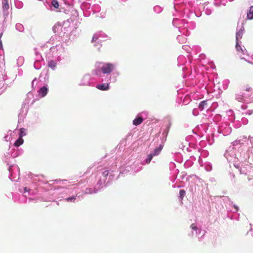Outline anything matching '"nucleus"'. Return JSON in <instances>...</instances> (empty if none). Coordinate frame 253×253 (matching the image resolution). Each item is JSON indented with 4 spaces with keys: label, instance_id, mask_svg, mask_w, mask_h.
Here are the masks:
<instances>
[{
    "label": "nucleus",
    "instance_id": "1",
    "mask_svg": "<svg viewBox=\"0 0 253 253\" xmlns=\"http://www.w3.org/2000/svg\"><path fill=\"white\" fill-rule=\"evenodd\" d=\"M116 65L115 64L110 62H101L98 64V65L94 70V74L98 76L101 77V74L105 75L110 74L109 80L113 83H115L117 81V78L119 75L118 72H112L116 68Z\"/></svg>",
    "mask_w": 253,
    "mask_h": 253
},
{
    "label": "nucleus",
    "instance_id": "2",
    "mask_svg": "<svg viewBox=\"0 0 253 253\" xmlns=\"http://www.w3.org/2000/svg\"><path fill=\"white\" fill-rule=\"evenodd\" d=\"M50 52L57 61L60 62L64 58L65 49L62 44H59L50 47Z\"/></svg>",
    "mask_w": 253,
    "mask_h": 253
},
{
    "label": "nucleus",
    "instance_id": "3",
    "mask_svg": "<svg viewBox=\"0 0 253 253\" xmlns=\"http://www.w3.org/2000/svg\"><path fill=\"white\" fill-rule=\"evenodd\" d=\"M244 30V28L243 26H241V28L236 32V48L238 51L241 52L243 54H245V52H247L246 49L244 47H242L240 44V42H241L239 41V40L242 38V36L243 34V32Z\"/></svg>",
    "mask_w": 253,
    "mask_h": 253
},
{
    "label": "nucleus",
    "instance_id": "4",
    "mask_svg": "<svg viewBox=\"0 0 253 253\" xmlns=\"http://www.w3.org/2000/svg\"><path fill=\"white\" fill-rule=\"evenodd\" d=\"M106 37L107 35L102 32L96 33L93 35L92 37V42H95L94 45L96 46L97 48L99 49L101 46V45L100 44L99 42L104 40L105 38Z\"/></svg>",
    "mask_w": 253,
    "mask_h": 253
},
{
    "label": "nucleus",
    "instance_id": "5",
    "mask_svg": "<svg viewBox=\"0 0 253 253\" xmlns=\"http://www.w3.org/2000/svg\"><path fill=\"white\" fill-rule=\"evenodd\" d=\"M10 173V178L12 180H15V178H19L20 169L17 165H12L9 167L8 169Z\"/></svg>",
    "mask_w": 253,
    "mask_h": 253
},
{
    "label": "nucleus",
    "instance_id": "6",
    "mask_svg": "<svg viewBox=\"0 0 253 253\" xmlns=\"http://www.w3.org/2000/svg\"><path fill=\"white\" fill-rule=\"evenodd\" d=\"M36 55L37 56L36 60L34 64L35 68L37 70L40 69L41 67L40 61L42 60V58L41 54L37 52H36Z\"/></svg>",
    "mask_w": 253,
    "mask_h": 253
},
{
    "label": "nucleus",
    "instance_id": "7",
    "mask_svg": "<svg viewBox=\"0 0 253 253\" xmlns=\"http://www.w3.org/2000/svg\"><path fill=\"white\" fill-rule=\"evenodd\" d=\"M226 126V127L225 129H223L224 126H221L219 127V131L220 133H222L224 135H227L231 132V128L229 127L228 125L225 124Z\"/></svg>",
    "mask_w": 253,
    "mask_h": 253
},
{
    "label": "nucleus",
    "instance_id": "8",
    "mask_svg": "<svg viewBox=\"0 0 253 253\" xmlns=\"http://www.w3.org/2000/svg\"><path fill=\"white\" fill-rule=\"evenodd\" d=\"M90 76L89 75H85L82 79L81 82L80 84V85H89Z\"/></svg>",
    "mask_w": 253,
    "mask_h": 253
},
{
    "label": "nucleus",
    "instance_id": "9",
    "mask_svg": "<svg viewBox=\"0 0 253 253\" xmlns=\"http://www.w3.org/2000/svg\"><path fill=\"white\" fill-rule=\"evenodd\" d=\"M190 228L192 229V234L198 236L201 232V229L198 227L196 223H192Z\"/></svg>",
    "mask_w": 253,
    "mask_h": 253
},
{
    "label": "nucleus",
    "instance_id": "10",
    "mask_svg": "<svg viewBox=\"0 0 253 253\" xmlns=\"http://www.w3.org/2000/svg\"><path fill=\"white\" fill-rule=\"evenodd\" d=\"M96 87L101 90L106 91L109 89V83L99 84L96 85Z\"/></svg>",
    "mask_w": 253,
    "mask_h": 253
},
{
    "label": "nucleus",
    "instance_id": "11",
    "mask_svg": "<svg viewBox=\"0 0 253 253\" xmlns=\"http://www.w3.org/2000/svg\"><path fill=\"white\" fill-rule=\"evenodd\" d=\"M48 90V88L47 85H44L42 87H41L39 91V95L42 97H44L47 93Z\"/></svg>",
    "mask_w": 253,
    "mask_h": 253
},
{
    "label": "nucleus",
    "instance_id": "12",
    "mask_svg": "<svg viewBox=\"0 0 253 253\" xmlns=\"http://www.w3.org/2000/svg\"><path fill=\"white\" fill-rule=\"evenodd\" d=\"M143 121L142 116L138 114L136 118L133 121V125L134 126H138L141 124Z\"/></svg>",
    "mask_w": 253,
    "mask_h": 253
},
{
    "label": "nucleus",
    "instance_id": "13",
    "mask_svg": "<svg viewBox=\"0 0 253 253\" xmlns=\"http://www.w3.org/2000/svg\"><path fill=\"white\" fill-rule=\"evenodd\" d=\"M57 61L54 60H49L48 61L47 65L52 70H55L57 66Z\"/></svg>",
    "mask_w": 253,
    "mask_h": 253
},
{
    "label": "nucleus",
    "instance_id": "14",
    "mask_svg": "<svg viewBox=\"0 0 253 253\" xmlns=\"http://www.w3.org/2000/svg\"><path fill=\"white\" fill-rule=\"evenodd\" d=\"M235 99L240 102H243L246 100V97L243 93H240L235 95Z\"/></svg>",
    "mask_w": 253,
    "mask_h": 253
},
{
    "label": "nucleus",
    "instance_id": "15",
    "mask_svg": "<svg viewBox=\"0 0 253 253\" xmlns=\"http://www.w3.org/2000/svg\"><path fill=\"white\" fill-rule=\"evenodd\" d=\"M153 157L154 156L151 153L148 155L145 160L142 162V165H145L146 164H149L152 160Z\"/></svg>",
    "mask_w": 253,
    "mask_h": 253
},
{
    "label": "nucleus",
    "instance_id": "16",
    "mask_svg": "<svg viewBox=\"0 0 253 253\" xmlns=\"http://www.w3.org/2000/svg\"><path fill=\"white\" fill-rule=\"evenodd\" d=\"M162 148L163 147L162 146H160L158 148H155L154 150V151L151 153V154L153 156H156L158 155L160 153L161 151H162Z\"/></svg>",
    "mask_w": 253,
    "mask_h": 253
},
{
    "label": "nucleus",
    "instance_id": "17",
    "mask_svg": "<svg viewBox=\"0 0 253 253\" xmlns=\"http://www.w3.org/2000/svg\"><path fill=\"white\" fill-rule=\"evenodd\" d=\"M77 197H78V196L76 195V196H71L70 197H68V198H66L65 199V201L66 202H70V203H75Z\"/></svg>",
    "mask_w": 253,
    "mask_h": 253
},
{
    "label": "nucleus",
    "instance_id": "18",
    "mask_svg": "<svg viewBox=\"0 0 253 253\" xmlns=\"http://www.w3.org/2000/svg\"><path fill=\"white\" fill-rule=\"evenodd\" d=\"M247 17L249 19H253V6L250 7V9L247 12Z\"/></svg>",
    "mask_w": 253,
    "mask_h": 253
},
{
    "label": "nucleus",
    "instance_id": "19",
    "mask_svg": "<svg viewBox=\"0 0 253 253\" xmlns=\"http://www.w3.org/2000/svg\"><path fill=\"white\" fill-rule=\"evenodd\" d=\"M98 190H96L95 188H87L86 189L84 194H92L95 193L97 192Z\"/></svg>",
    "mask_w": 253,
    "mask_h": 253
},
{
    "label": "nucleus",
    "instance_id": "20",
    "mask_svg": "<svg viewBox=\"0 0 253 253\" xmlns=\"http://www.w3.org/2000/svg\"><path fill=\"white\" fill-rule=\"evenodd\" d=\"M24 142V140L21 137H19V138L15 142L14 146L16 147H19L22 145Z\"/></svg>",
    "mask_w": 253,
    "mask_h": 253
},
{
    "label": "nucleus",
    "instance_id": "21",
    "mask_svg": "<svg viewBox=\"0 0 253 253\" xmlns=\"http://www.w3.org/2000/svg\"><path fill=\"white\" fill-rule=\"evenodd\" d=\"M206 106H207V101H203L199 104V108L201 111H202L205 109Z\"/></svg>",
    "mask_w": 253,
    "mask_h": 253
},
{
    "label": "nucleus",
    "instance_id": "22",
    "mask_svg": "<svg viewBox=\"0 0 253 253\" xmlns=\"http://www.w3.org/2000/svg\"><path fill=\"white\" fill-rule=\"evenodd\" d=\"M51 5L55 8H58L59 6V3L57 0H52L51 2Z\"/></svg>",
    "mask_w": 253,
    "mask_h": 253
},
{
    "label": "nucleus",
    "instance_id": "23",
    "mask_svg": "<svg viewBox=\"0 0 253 253\" xmlns=\"http://www.w3.org/2000/svg\"><path fill=\"white\" fill-rule=\"evenodd\" d=\"M2 5L4 10H7L9 8L8 0H2Z\"/></svg>",
    "mask_w": 253,
    "mask_h": 253
},
{
    "label": "nucleus",
    "instance_id": "24",
    "mask_svg": "<svg viewBox=\"0 0 253 253\" xmlns=\"http://www.w3.org/2000/svg\"><path fill=\"white\" fill-rule=\"evenodd\" d=\"M15 27L17 30L20 32H22L24 30V27L23 25L20 23H17L15 25Z\"/></svg>",
    "mask_w": 253,
    "mask_h": 253
},
{
    "label": "nucleus",
    "instance_id": "25",
    "mask_svg": "<svg viewBox=\"0 0 253 253\" xmlns=\"http://www.w3.org/2000/svg\"><path fill=\"white\" fill-rule=\"evenodd\" d=\"M205 169L207 171H211L212 169L211 165L207 164V166H205Z\"/></svg>",
    "mask_w": 253,
    "mask_h": 253
},
{
    "label": "nucleus",
    "instance_id": "26",
    "mask_svg": "<svg viewBox=\"0 0 253 253\" xmlns=\"http://www.w3.org/2000/svg\"><path fill=\"white\" fill-rule=\"evenodd\" d=\"M185 194V191L184 190H180L179 191V195L181 198H183Z\"/></svg>",
    "mask_w": 253,
    "mask_h": 253
},
{
    "label": "nucleus",
    "instance_id": "27",
    "mask_svg": "<svg viewBox=\"0 0 253 253\" xmlns=\"http://www.w3.org/2000/svg\"><path fill=\"white\" fill-rule=\"evenodd\" d=\"M109 172L108 170H105L102 172V175L104 176V177H106L108 175Z\"/></svg>",
    "mask_w": 253,
    "mask_h": 253
},
{
    "label": "nucleus",
    "instance_id": "28",
    "mask_svg": "<svg viewBox=\"0 0 253 253\" xmlns=\"http://www.w3.org/2000/svg\"><path fill=\"white\" fill-rule=\"evenodd\" d=\"M30 190H31L30 189H28L27 187H25L23 189V191H21V192L26 193V192H29Z\"/></svg>",
    "mask_w": 253,
    "mask_h": 253
},
{
    "label": "nucleus",
    "instance_id": "29",
    "mask_svg": "<svg viewBox=\"0 0 253 253\" xmlns=\"http://www.w3.org/2000/svg\"><path fill=\"white\" fill-rule=\"evenodd\" d=\"M228 155H229V154H228V153L227 152H226V153H225L224 154V156L226 158L227 160L228 161H229V162H230L231 160H230V159H229V158H228Z\"/></svg>",
    "mask_w": 253,
    "mask_h": 253
},
{
    "label": "nucleus",
    "instance_id": "30",
    "mask_svg": "<svg viewBox=\"0 0 253 253\" xmlns=\"http://www.w3.org/2000/svg\"><path fill=\"white\" fill-rule=\"evenodd\" d=\"M105 179H103L102 181L101 180H100L98 183V184H102L103 183H104Z\"/></svg>",
    "mask_w": 253,
    "mask_h": 253
},
{
    "label": "nucleus",
    "instance_id": "31",
    "mask_svg": "<svg viewBox=\"0 0 253 253\" xmlns=\"http://www.w3.org/2000/svg\"><path fill=\"white\" fill-rule=\"evenodd\" d=\"M24 130H25V129L24 128H21L20 129V132L21 134L23 135L22 134L24 132Z\"/></svg>",
    "mask_w": 253,
    "mask_h": 253
},
{
    "label": "nucleus",
    "instance_id": "32",
    "mask_svg": "<svg viewBox=\"0 0 253 253\" xmlns=\"http://www.w3.org/2000/svg\"><path fill=\"white\" fill-rule=\"evenodd\" d=\"M183 37L182 36H177V39L180 41V40H181V39Z\"/></svg>",
    "mask_w": 253,
    "mask_h": 253
},
{
    "label": "nucleus",
    "instance_id": "33",
    "mask_svg": "<svg viewBox=\"0 0 253 253\" xmlns=\"http://www.w3.org/2000/svg\"><path fill=\"white\" fill-rule=\"evenodd\" d=\"M249 233L253 236V228L249 232Z\"/></svg>",
    "mask_w": 253,
    "mask_h": 253
},
{
    "label": "nucleus",
    "instance_id": "34",
    "mask_svg": "<svg viewBox=\"0 0 253 253\" xmlns=\"http://www.w3.org/2000/svg\"><path fill=\"white\" fill-rule=\"evenodd\" d=\"M170 124H169V125L168 126L167 129V130L165 131V132L167 134L169 132V128L170 127Z\"/></svg>",
    "mask_w": 253,
    "mask_h": 253
},
{
    "label": "nucleus",
    "instance_id": "35",
    "mask_svg": "<svg viewBox=\"0 0 253 253\" xmlns=\"http://www.w3.org/2000/svg\"><path fill=\"white\" fill-rule=\"evenodd\" d=\"M234 208H235V209H236V211H238L239 208H238V207L236 205H234Z\"/></svg>",
    "mask_w": 253,
    "mask_h": 253
},
{
    "label": "nucleus",
    "instance_id": "36",
    "mask_svg": "<svg viewBox=\"0 0 253 253\" xmlns=\"http://www.w3.org/2000/svg\"><path fill=\"white\" fill-rule=\"evenodd\" d=\"M2 47V42H1V40H0V48H1Z\"/></svg>",
    "mask_w": 253,
    "mask_h": 253
},
{
    "label": "nucleus",
    "instance_id": "37",
    "mask_svg": "<svg viewBox=\"0 0 253 253\" xmlns=\"http://www.w3.org/2000/svg\"><path fill=\"white\" fill-rule=\"evenodd\" d=\"M160 8V7L159 6H155L154 7V9L155 10H157V9H159Z\"/></svg>",
    "mask_w": 253,
    "mask_h": 253
},
{
    "label": "nucleus",
    "instance_id": "38",
    "mask_svg": "<svg viewBox=\"0 0 253 253\" xmlns=\"http://www.w3.org/2000/svg\"><path fill=\"white\" fill-rule=\"evenodd\" d=\"M222 126H223V129H225V128L226 127V126H225V124L222 125Z\"/></svg>",
    "mask_w": 253,
    "mask_h": 253
},
{
    "label": "nucleus",
    "instance_id": "39",
    "mask_svg": "<svg viewBox=\"0 0 253 253\" xmlns=\"http://www.w3.org/2000/svg\"><path fill=\"white\" fill-rule=\"evenodd\" d=\"M183 58L182 56H179L178 59L179 60V59H180L181 58Z\"/></svg>",
    "mask_w": 253,
    "mask_h": 253
},
{
    "label": "nucleus",
    "instance_id": "40",
    "mask_svg": "<svg viewBox=\"0 0 253 253\" xmlns=\"http://www.w3.org/2000/svg\"><path fill=\"white\" fill-rule=\"evenodd\" d=\"M2 36V33H1V34H0V40H1V38Z\"/></svg>",
    "mask_w": 253,
    "mask_h": 253
},
{
    "label": "nucleus",
    "instance_id": "41",
    "mask_svg": "<svg viewBox=\"0 0 253 253\" xmlns=\"http://www.w3.org/2000/svg\"><path fill=\"white\" fill-rule=\"evenodd\" d=\"M249 63H250L251 64H253V62L252 61H248Z\"/></svg>",
    "mask_w": 253,
    "mask_h": 253
},
{
    "label": "nucleus",
    "instance_id": "42",
    "mask_svg": "<svg viewBox=\"0 0 253 253\" xmlns=\"http://www.w3.org/2000/svg\"><path fill=\"white\" fill-rule=\"evenodd\" d=\"M35 80H36V79H35L34 81H33V82H32V84H33H33H34V81H35Z\"/></svg>",
    "mask_w": 253,
    "mask_h": 253
},
{
    "label": "nucleus",
    "instance_id": "43",
    "mask_svg": "<svg viewBox=\"0 0 253 253\" xmlns=\"http://www.w3.org/2000/svg\"><path fill=\"white\" fill-rule=\"evenodd\" d=\"M252 179L251 178H248V180L250 181Z\"/></svg>",
    "mask_w": 253,
    "mask_h": 253
},
{
    "label": "nucleus",
    "instance_id": "44",
    "mask_svg": "<svg viewBox=\"0 0 253 253\" xmlns=\"http://www.w3.org/2000/svg\"><path fill=\"white\" fill-rule=\"evenodd\" d=\"M241 59H245L244 57H241Z\"/></svg>",
    "mask_w": 253,
    "mask_h": 253
},
{
    "label": "nucleus",
    "instance_id": "45",
    "mask_svg": "<svg viewBox=\"0 0 253 253\" xmlns=\"http://www.w3.org/2000/svg\"><path fill=\"white\" fill-rule=\"evenodd\" d=\"M229 113H232V111L230 110Z\"/></svg>",
    "mask_w": 253,
    "mask_h": 253
}]
</instances>
